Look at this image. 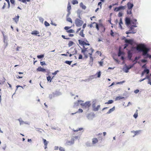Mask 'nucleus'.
I'll return each mask as SVG.
<instances>
[{
    "label": "nucleus",
    "mask_w": 151,
    "mask_h": 151,
    "mask_svg": "<svg viewBox=\"0 0 151 151\" xmlns=\"http://www.w3.org/2000/svg\"><path fill=\"white\" fill-rule=\"evenodd\" d=\"M136 32V30H134L133 31H130V32H126V33L127 34H129L131 33H135Z\"/></svg>",
    "instance_id": "22"
},
{
    "label": "nucleus",
    "mask_w": 151,
    "mask_h": 151,
    "mask_svg": "<svg viewBox=\"0 0 151 151\" xmlns=\"http://www.w3.org/2000/svg\"><path fill=\"white\" fill-rule=\"evenodd\" d=\"M45 24L46 26H48L50 25V24L47 21H45Z\"/></svg>",
    "instance_id": "43"
},
{
    "label": "nucleus",
    "mask_w": 151,
    "mask_h": 151,
    "mask_svg": "<svg viewBox=\"0 0 151 151\" xmlns=\"http://www.w3.org/2000/svg\"><path fill=\"white\" fill-rule=\"evenodd\" d=\"M96 52L99 55H100L101 56V52H99V51H97Z\"/></svg>",
    "instance_id": "60"
},
{
    "label": "nucleus",
    "mask_w": 151,
    "mask_h": 151,
    "mask_svg": "<svg viewBox=\"0 0 151 151\" xmlns=\"http://www.w3.org/2000/svg\"><path fill=\"white\" fill-rule=\"evenodd\" d=\"M66 32L68 33H73L75 31L73 29H70L68 30H66Z\"/></svg>",
    "instance_id": "28"
},
{
    "label": "nucleus",
    "mask_w": 151,
    "mask_h": 151,
    "mask_svg": "<svg viewBox=\"0 0 151 151\" xmlns=\"http://www.w3.org/2000/svg\"><path fill=\"white\" fill-rule=\"evenodd\" d=\"M141 61L142 63H145L147 61V60L145 59L142 60Z\"/></svg>",
    "instance_id": "62"
},
{
    "label": "nucleus",
    "mask_w": 151,
    "mask_h": 151,
    "mask_svg": "<svg viewBox=\"0 0 151 151\" xmlns=\"http://www.w3.org/2000/svg\"><path fill=\"white\" fill-rule=\"evenodd\" d=\"M127 9H132L134 5L132 3L128 2L127 4Z\"/></svg>",
    "instance_id": "9"
},
{
    "label": "nucleus",
    "mask_w": 151,
    "mask_h": 151,
    "mask_svg": "<svg viewBox=\"0 0 151 151\" xmlns=\"http://www.w3.org/2000/svg\"><path fill=\"white\" fill-rule=\"evenodd\" d=\"M93 24H94L96 25V29H97L98 30H99V26L98 24L96 22H94L93 23Z\"/></svg>",
    "instance_id": "30"
},
{
    "label": "nucleus",
    "mask_w": 151,
    "mask_h": 151,
    "mask_svg": "<svg viewBox=\"0 0 151 151\" xmlns=\"http://www.w3.org/2000/svg\"><path fill=\"white\" fill-rule=\"evenodd\" d=\"M74 140L73 139H72L71 140H67L66 142L65 145H70L74 144Z\"/></svg>",
    "instance_id": "7"
},
{
    "label": "nucleus",
    "mask_w": 151,
    "mask_h": 151,
    "mask_svg": "<svg viewBox=\"0 0 151 151\" xmlns=\"http://www.w3.org/2000/svg\"><path fill=\"white\" fill-rule=\"evenodd\" d=\"M115 107L114 106L112 108L110 109L107 112V114H110V113L112 112V111H114V110H115Z\"/></svg>",
    "instance_id": "20"
},
{
    "label": "nucleus",
    "mask_w": 151,
    "mask_h": 151,
    "mask_svg": "<svg viewBox=\"0 0 151 151\" xmlns=\"http://www.w3.org/2000/svg\"><path fill=\"white\" fill-rule=\"evenodd\" d=\"M81 105L82 106L83 109H88L91 106V104L90 102L88 101L85 103L81 104Z\"/></svg>",
    "instance_id": "6"
},
{
    "label": "nucleus",
    "mask_w": 151,
    "mask_h": 151,
    "mask_svg": "<svg viewBox=\"0 0 151 151\" xmlns=\"http://www.w3.org/2000/svg\"><path fill=\"white\" fill-rule=\"evenodd\" d=\"M99 63L100 64V66H102L103 63V62L100 61L99 62Z\"/></svg>",
    "instance_id": "53"
},
{
    "label": "nucleus",
    "mask_w": 151,
    "mask_h": 151,
    "mask_svg": "<svg viewBox=\"0 0 151 151\" xmlns=\"http://www.w3.org/2000/svg\"><path fill=\"white\" fill-rule=\"evenodd\" d=\"M96 101H93L92 105V107L93 111H97L99 110L100 107V105H98L96 106Z\"/></svg>",
    "instance_id": "4"
},
{
    "label": "nucleus",
    "mask_w": 151,
    "mask_h": 151,
    "mask_svg": "<svg viewBox=\"0 0 151 151\" xmlns=\"http://www.w3.org/2000/svg\"><path fill=\"white\" fill-rule=\"evenodd\" d=\"M113 101L112 100H110L108 101V102H105V104H111L113 103Z\"/></svg>",
    "instance_id": "29"
},
{
    "label": "nucleus",
    "mask_w": 151,
    "mask_h": 151,
    "mask_svg": "<svg viewBox=\"0 0 151 151\" xmlns=\"http://www.w3.org/2000/svg\"><path fill=\"white\" fill-rule=\"evenodd\" d=\"M82 56L81 54H80L79 55L78 59H82Z\"/></svg>",
    "instance_id": "58"
},
{
    "label": "nucleus",
    "mask_w": 151,
    "mask_h": 151,
    "mask_svg": "<svg viewBox=\"0 0 151 151\" xmlns=\"http://www.w3.org/2000/svg\"><path fill=\"white\" fill-rule=\"evenodd\" d=\"M11 3L12 4H14L15 2L14 0H10Z\"/></svg>",
    "instance_id": "61"
},
{
    "label": "nucleus",
    "mask_w": 151,
    "mask_h": 151,
    "mask_svg": "<svg viewBox=\"0 0 151 151\" xmlns=\"http://www.w3.org/2000/svg\"><path fill=\"white\" fill-rule=\"evenodd\" d=\"M125 42L126 43L129 44L131 45H133V40L132 39L128 40L126 39L125 40Z\"/></svg>",
    "instance_id": "8"
},
{
    "label": "nucleus",
    "mask_w": 151,
    "mask_h": 151,
    "mask_svg": "<svg viewBox=\"0 0 151 151\" xmlns=\"http://www.w3.org/2000/svg\"><path fill=\"white\" fill-rule=\"evenodd\" d=\"M68 13L67 15V17H68L69 16V15H70V11H68Z\"/></svg>",
    "instance_id": "57"
},
{
    "label": "nucleus",
    "mask_w": 151,
    "mask_h": 151,
    "mask_svg": "<svg viewBox=\"0 0 151 151\" xmlns=\"http://www.w3.org/2000/svg\"><path fill=\"white\" fill-rule=\"evenodd\" d=\"M66 20L68 22H70L71 23H72L73 22L71 19L70 18L67 17Z\"/></svg>",
    "instance_id": "31"
},
{
    "label": "nucleus",
    "mask_w": 151,
    "mask_h": 151,
    "mask_svg": "<svg viewBox=\"0 0 151 151\" xmlns=\"http://www.w3.org/2000/svg\"><path fill=\"white\" fill-rule=\"evenodd\" d=\"M19 120L20 122V125L23 124L24 123V121H20L19 119Z\"/></svg>",
    "instance_id": "50"
},
{
    "label": "nucleus",
    "mask_w": 151,
    "mask_h": 151,
    "mask_svg": "<svg viewBox=\"0 0 151 151\" xmlns=\"http://www.w3.org/2000/svg\"><path fill=\"white\" fill-rule=\"evenodd\" d=\"M71 9V6L70 2H69L68 4L67 11H70Z\"/></svg>",
    "instance_id": "23"
},
{
    "label": "nucleus",
    "mask_w": 151,
    "mask_h": 151,
    "mask_svg": "<svg viewBox=\"0 0 151 151\" xmlns=\"http://www.w3.org/2000/svg\"><path fill=\"white\" fill-rule=\"evenodd\" d=\"M125 82L124 81H123L121 82H118L117 83V84H122L123 83Z\"/></svg>",
    "instance_id": "54"
},
{
    "label": "nucleus",
    "mask_w": 151,
    "mask_h": 151,
    "mask_svg": "<svg viewBox=\"0 0 151 151\" xmlns=\"http://www.w3.org/2000/svg\"><path fill=\"white\" fill-rule=\"evenodd\" d=\"M132 9H127V14L128 15L132 14Z\"/></svg>",
    "instance_id": "18"
},
{
    "label": "nucleus",
    "mask_w": 151,
    "mask_h": 151,
    "mask_svg": "<svg viewBox=\"0 0 151 151\" xmlns=\"http://www.w3.org/2000/svg\"><path fill=\"white\" fill-rule=\"evenodd\" d=\"M94 51L93 49L92 48L88 49V48H85L84 47V48L82 50L81 52L83 53L86 58H87L88 55H92V54Z\"/></svg>",
    "instance_id": "2"
},
{
    "label": "nucleus",
    "mask_w": 151,
    "mask_h": 151,
    "mask_svg": "<svg viewBox=\"0 0 151 151\" xmlns=\"http://www.w3.org/2000/svg\"><path fill=\"white\" fill-rule=\"evenodd\" d=\"M93 59L92 57V55H91L90 56V61L89 64H90L91 66L93 64Z\"/></svg>",
    "instance_id": "14"
},
{
    "label": "nucleus",
    "mask_w": 151,
    "mask_h": 151,
    "mask_svg": "<svg viewBox=\"0 0 151 151\" xmlns=\"http://www.w3.org/2000/svg\"><path fill=\"white\" fill-rule=\"evenodd\" d=\"M75 22L77 27H79L82 25L83 23V22L79 19L77 18L76 19Z\"/></svg>",
    "instance_id": "5"
},
{
    "label": "nucleus",
    "mask_w": 151,
    "mask_h": 151,
    "mask_svg": "<svg viewBox=\"0 0 151 151\" xmlns=\"http://www.w3.org/2000/svg\"><path fill=\"white\" fill-rule=\"evenodd\" d=\"M125 23L127 25L130 24L131 23V21L129 18L127 17L125 18Z\"/></svg>",
    "instance_id": "11"
},
{
    "label": "nucleus",
    "mask_w": 151,
    "mask_h": 151,
    "mask_svg": "<svg viewBox=\"0 0 151 151\" xmlns=\"http://www.w3.org/2000/svg\"><path fill=\"white\" fill-rule=\"evenodd\" d=\"M40 64L41 65H46V63L45 61L41 62Z\"/></svg>",
    "instance_id": "44"
},
{
    "label": "nucleus",
    "mask_w": 151,
    "mask_h": 151,
    "mask_svg": "<svg viewBox=\"0 0 151 151\" xmlns=\"http://www.w3.org/2000/svg\"><path fill=\"white\" fill-rule=\"evenodd\" d=\"M72 62V61H66L65 63L69 65H70Z\"/></svg>",
    "instance_id": "39"
},
{
    "label": "nucleus",
    "mask_w": 151,
    "mask_h": 151,
    "mask_svg": "<svg viewBox=\"0 0 151 151\" xmlns=\"http://www.w3.org/2000/svg\"><path fill=\"white\" fill-rule=\"evenodd\" d=\"M139 91V90H135L134 91V92L135 93H138Z\"/></svg>",
    "instance_id": "63"
},
{
    "label": "nucleus",
    "mask_w": 151,
    "mask_h": 151,
    "mask_svg": "<svg viewBox=\"0 0 151 151\" xmlns=\"http://www.w3.org/2000/svg\"><path fill=\"white\" fill-rule=\"evenodd\" d=\"M98 142V139L96 138H93L92 139V143L93 144L97 143Z\"/></svg>",
    "instance_id": "19"
},
{
    "label": "nucleus",
    "mask_w": 151,
    "mask_h": 151,
    "mask_svg": "<svg viewBox=\"0 0 151 151\" xmlns=\"http://www.w3.org/2000/svg\"><path fill=\"white\" fill-rule=\"evenodd\" d=\"M133 116L135 118H136L137 116H138V114H137V113H135L134 115H133Z\"/></svg>",
    "instance_id": "48"
},
{
    "label": "nucleus",
    "mask_w": 151,
    "mask_h": 151,
    "mask_svg": "<svg viewBox=\"0 0 151 151\" xmlns=\"http://www.w3.org/2000/svg\"><path fill=\"white\" fill-rule=\"evenodd\" d=\"M83 29L79 33V35H80L82 37H84L85 35L83 34Z\"/></svg>",
    "instance_id": "24"
},
{
    "label": "nucleus",
    "mask_w": 151,
    "mask_h": 151,
    "mask_svg": "<svg viewBox=\"0 0 151 151\" xmlns=\"http://www.w3.org/2000/svg\"><path fill=\"white\" fill-rule=\"evenodd\" d=\"M140 130H138V131H134V133L135 134V135H137L138 134H139V132H140Z\"/></svg>",
    "instance_id": "37"
},
{
    "label": "nucleus",
    "mask_w": 151,
    "mask_h": 151,
    "mask_svg": "<svg viewBox=\"0 0 151 151\" xmlns=\"http://www.w3.org/2000/svg\"><path fill=\"white\" fill-rule=\"evenodd\" d=\"M78 1L77 0H73L72 1V3L73 4H78Z\"/></svg>",
    "instance_id": "34"
},
{
    "label": "nucleus",
    "mask_w": 151,
    "mask_h": 151,
    "mask_svg": "<svg viewBox=\"0 0 151 151\" xmlns=\"http://www.w3.org/2000/svg\"><path fill=\"white\" fill-rule=\"evenodd\" d=\"M74 44V43L71 41H70L68 43V46L69 47H71Z\"/></svg>",
    "instance_id": "25"
},
{
    "label": "nucleus",
    "mask_w": 151,
    "mask_h": 151,
    "mask_svg": "<svg viewBox=\"0 0 151 151\" xmlns=\"http://www.w3.org/2000/svg\"><path fill=\"white\" fill-rule=\"evenodd\" d=\"M149 72V70L147 69H145L144 71L142 72L141 74V76H143L145 73H146L147 74H148Z\"/></svg>",
    "instance_id": "16"
},
{
    "label": "nucleus",
    "mask_w": 151,
    "mask_h": 151,
    "mask_svg": "<svg viewBox=\"0 0 151 151\" xmlns=\"http://www.w3.org/2000/svg\"><path fill=\"white\" fill-rule=\"evenodd\" d=\"M137 21V19H134L131 21V23L132 24H134V23H137L136 22Z\"/></svg>",
    "instance_id": "36"
},
{
    "label": "nucleus",
    "mask_w": 151,
    "mask_h": 151,
    "mask_svg": "<svg viewBox=\"0 0 151 151\" xmlns=\"http://www.w3.org/2000/svg\"><path fill=\"white\" fill-rule=\"evenodd\" d=\"M39 32L37 30H35L32 31L31 34L32 35H37L38 36L40 37V35H37L39 34Z\"/></svg>",
    "instance_id": "15"
},
{
    "label": "nucleus",
    "mask_w": 151,
    "mask_h": 151,
    "mask_svg": "<svg viewBox=\"0 0 151 151\" xmlns=\"http://www.w3.org/2000/svg\"><path fill=\"white\" fill-rule=\"evenodd\" d=\"M99 26L100 27H101L103 29V32L105 31V28L104 26L102 24H100L99 25Z\"/></svg>",
    "instance_id": "26"
},
{
    "label": "nucleus",
    "mask_w": 151,
    "mask_h": 151,
    "mask_svg": "<svg viewBox=\"0 0 151 151\" xmlns=\"http://www.w3.org/2000/svg\"><path fill=\"white\" fill-rule=\"evenodd\" d=\"M133 67V65H129V66H126V68L125 69L124 71L126 73H128V70L129 69L132 68Z\"/></svg>",
    "instance_id": "13"
},
{
    "label": "nucleus",
    "mask_w": 151,
    "mask_h": 151,
    "mask_svg": "<svg viewBox=\"0 0 151 151\" xmlns=\"http://www.w3.org/2000/svg\"><path fill=\"white\" fill-rule=\"evenodd\" d=\"M119 10H124L125 9L126 6H121L119 7Z\"/></svg>",
    "instance_id": "32"
},
{
    "label": "nucleus",
    "mask_w": 151,
    "mask_h": 151,
    "mask_svg": "<svg viewBox=\"0 0 151 151\" xmlns=\"http://www.w3.org/2000/svg\"><path fill=\"white\" fill-rule=\"evenodd\" d=\"M43 141L44 145L45 146V149H46L47 148L48 142L45 139H43Z\"/></svg>",
    "instance_id": "17"
},
{
    "label": "nucleus",
    "mask_w": 151,
    "mask_h": 151,
    "mask_svg": "<svg viewBox=\"0 0 151 151\" xmlns=\"http://www.w3.org/2000/svg\"><path fill=\"white\" fill-rule=\"evenodd\" d=\"M37 71L45 72L46 71L45 69L42 68L41 66L39 67L37 69Z\"/></svg>",
    "instance_id": "10"
},
{
    "label": "nucleus",
    "mask_w": 151,
    "mask_h": 151,
    "mask_svg": "<svg viewBox=\"0 0 151 151\" xmlns=\"http://www.w3.org/2000/svg\"><path fill=\"white\" fill-rule=\"evenodd\" d=\"M71 27L66 26L64 27V29L65 30H68V29H70L71 28Z\"/></svg>",
    "instance_id": "42"
},
{
    "label": "nucleus",
    "mask_w": 151,
    "mask_h": 151,
    "mask_svg": "<svg viewBox=\"0 0 151 151\" xmlns=\"http://www.w3.org/2000/svg\"><path fill=\"white\" fill-rule=\"evenodd\" d=\"M123 15V14L122 12H119L118 14V16L119 17H121Z\"/></svg>",
    "instance_id": "47"
},
{
    "label": "nucleus",
    "mask_w": 151,
    "mask_h": 151,
    "mask_svg": "<svg viewBox=\"0 0 151 151\" xmlns=\"http://www.w3.org/2000/svg\"><path fill=\"white\" fill-rule=\"evenodd\" d=\"M19 16L18 15L17 16H16L15 17L13 18V20L16 23H17L19 21Z\"/></svg>",
    "instance_id": "12"
},
{
    "label": "nucleus",
    "mask_w": 151,
    "mask_h": 151,
    "mask_svg": "<svg viewBox=\"0 0 151 151\" xmlns=\"http://www.w3.org/2000/svg\"><path fill=\"white\" fill-rule=\"evenodd\" d=\"M114 11L115 12H118V11L120 10L119 7L115 8L114 9Z\"/></svg>",
    "instance_id": "40"
},
{
    "label": "nucleus",
    "mask_w": 151,
    "mask_h": 151,
    "mask_svg": "<svg viewBox=\"0 0 151 151\" xmlns=\"http://www.w3.org/2000/svg\"><path fill=\"white\" fill-rule=\"evenodd\" d=\"M132 53L130 51H128V56L129 59L130 60L132 57Z\"/></svg>",
    "instance_id": "21"
},
{
    "label": "nucleus",
    "mask_w": 151,
    "mask_h": 151,
    "mask_svg": "<svg viewBox=\"0 0 151 151\" xmlns=\"http://www.w3.org/2000/svg\"><path fill=\"white\" fill-rule=\"evenodd\" d=\"M59 150L60 151H65L64 149L62 147H60L59 148Z\"/></svg>",
    "instance_id": "46"
},
{
    "label": "nucleus",
    "mask_w": 151,
    "mask_h": 151,
    "mask_svg": "<svg viewBox=\"0 0 151 151\" xmlns=\"http://www.w3.org/2000/svg\"><path fill=\"white\" fill-rule=\"evenodd\" d=\"M114 33L113 32V31L112 30H111V33H110L111 35V36H112L113 37L114 36Z\"/></svg>",
    "instance_id": "56"
},
{
    "label": "nucleus",
    "mask_w": 151,
    "mask_h": 151,
    "mask_svg": "<svg viewBox=\"0 0 151 151\" xmlns=\"http://www.w3.org/2000/svg\"><path fill=\"white\" fill-rule=\"evenodd\" d=\"M128 46V44L127 43H126V44H125L124 45V49H125V48H126Z\"/></svg>",
    "instance_id": "52"
},
{
    "label": "nucleus",
    "mask_w": 151,
    "mask_h": 151,
    "mask_svg": "<svg viewBox=\"0 0 151 151\" xmlns=\"http://www.w3.org/2000/svg\"><path fill=\"white\" fill-rule=\"evenodd\" d=\"M47 79L48 81H50V82H51V77L50 76L47 77Z\"/></svg>",
    "instance_id": "41"
},
{
    "label": "nucleus",
    "mask_w": 151,
    "mask_h": 151,
    "mask_svg": "<svg viewBox=\"0 0 151 151\" xmlns=\"http://www.w3.org/2000/svg\"><path fill=\"white\" fill-rule=\"evenodd\" d=\"M79 44L83 46V49L85 45H87L89 46L90 44L89 43V42L86 40H84L83 41L80 40H78Z\"/></svg>",
    "instance_id": "3"
},
{
    "label": "nucleus",
    "mask_w": 151,
    "mask_h": 151,
    "mask_svg": "<svg viewBox=\"0 0 151 151\" xmlns=\"http://www.w3.org/2000/svg\"><path fill=\"white\" fill-rule=\"evenodd\" d=\"M122 52H121L120 50H119V53H118V56H120L121 55H122Z\"/></svg>",
    "instance_id": "55"
},
{
    "label": "nucleus",
    "mask_w": 151,
    "mask_h": 151,
    "mask_svg": "<svg viewBox=\"0 0 151 151\" xmlns=\"http://www.w3.org/2000/svg\"><path fill=\"white\" fill-rule=\"evenodd\" d=\"M96 74H97V77L99 78L101 76V72L99 71L98 73H97Z\"/></svg>",
    "instance_id": "45"
},
{
    "label": "nucleus",
    "mask_w": 151,
    "mask_h": 151,
    "mask_svg": "<svg viewBox=\"0 0 151 151\" xmlns=\"http://www.w3.org/2000/svg\"><path fill=\"white\" fill-rule=\"evenodd\" d=\"M136 49L139 52H142V55L145 58H151V55L148 53L150 49L146 47L145 45L142 44H140L137 45Z\"/></svg>",
    "instance_id": "1"
},
{
    "label": "nucleus",
    "mask_w": 151,
    "mask_h": 151,
    "mask_svg": "<svg viewBox=\"0 0 151 151\" xmlns=\"http://www.w3.org/2000/svg\"><path fill=\"white\" fill-rule=\"evenodd\" d=\"M62 37L64 39H67V40H68L70 39L69 38H65V37L64 35H62Z\"/></svg>",
    "instance_id": "51"
},
{
    "label": "nucleus",
    "mask_w": 151,
    "mask_h": 151,
    "mask_svg": "<svg viewBox=\"0 0 151 151\" xmlns=\"http://www.w3.org/2000/svg\"><path fill=\"white\" fill-rule=\"evenodd\" d=\"M80 5L81 7L83 9H85L86 8V6L85 5H84L82 3H81L80 4Z\"/></svg>",
    "instance_id": "33"
},
{
    "label": "nucleus",
    "mask_w": 151,
    "mask_h": 151,
    "mask_svg": "<svg viewBox=\"0 0 151 151\" xmlns=\"http://www.w3.org/2000/svg\"><path fill=\"white\" fill-rule=\"evenodd\" d=\"M86 23L84 24L83 26V29L85 28V27H86Z\"/></svg>",
    "instance_id": "64"
},
{
    "label": "nucleus",
    "mask_w": 151,
    "mask_h": 151,
    "mask_svg": "<svg viewBox=\"0 0 151 151\" xmlns=\"http://www.w3.org/2000/svg\"><path fill=\"white\" fill-rule=\"evenodd\" d=\"M122 99V98L121 96H118L117 97L116 99V100H119L120 99Z\"/></svg>",
    "instance_id": "49"
},
{
    "label": "nucleus",
    "mask_w": 151,
    "mask_h": 151,
    "mask_svg": "<svg viewBox=\"0 0 151 151\" xmlns=\"http://www.w3.org/2000/svg\"><path fill=\"white\" fill-rule=\"evenodd\" d=\"M134 27H133V26H131L130 27V30H129V31H133V30H132V29H134Z\"/></svg>",
    "instance_id": "59"
},
{
    "label": "nucleus",
    "mask_w": 151,
    "mask_h": 151,
    "mask_svg": "<svg viewBox=\"0 0 151 151\" xmlns=\"http://www.w3.org/2000/svg\"><path fill=\"white\" fill-rule=\"evenodd\" d=\"M83 129V128H79L78 129H77L76 130H74L73 129V130L74 132H78L79 131H81Z\"/></svg>",
    "instance_id": "35"
},
{
    "label": "nucleus",
    "mask_w": 151,
    "mask_h": 151,
    "mask_svg": "<svg viewBox=\"0 0 151 151\" xmlns=\"http://www.w3.org/2000/svg\"><path fill=\"white\" fill-rule=\"evenodd\" d=\"M44 57V55H38L37 56V57L39 59H40L41 58H43Z\"/></svg>",
    "instance_id": "38"
},
{
    "label": "nucleus",
    "mask_w": 151,
    "mask_h": 151,
    "mask_svg": "<svg viewBox=\"0 0 151 151\" xmlns=\"http://www.w3.org/2000/svg\"><path fill=\"white\" fill-rule=\"evenodd\" d=\"M123 23L122 21V19L121 18L119 22V27L121 28V29H122V25L123 24Z\"/></svg>",
    "instance_id": "27"
}]
</instances>
